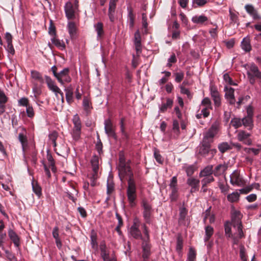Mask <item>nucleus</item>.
<instances>
[{
	"instance_id": "nucleus-18",
	"label": "nucleus",
	"mask_w": 261,
	"mask_h": 261,
	"mask_svg": "<svg viewBox=\"0 0 261 261\" xmlns=\"http://www.w3.org/2000/svg\"><path fill=\"white\" fill-rule=\"evenodd\" d=\"M245 9L246 12L254 20H259L261 16L258 14L257 11L252 5L247 4L245 6Z\"/></svg>"
},
{
	"instance_id": "nucleus-8",
	"label": "nucleus",
	"mask_w": 261,
	"mask_h": 261,
	"mask_svg": "<svg viewBox=\"0 0 261 261\" xmlns=\"http://www.w3.org/2000/svg\"><path fill=\"white\" fill-rule=\"evenodd\" d=\"M231 226H232V224L229 221H227L224 223L225 234L227 238L232 239L233 244H237L239 242V240L243 237H240L237 230L236 233L232 234L231 232Z\"/></svg>"
},
{
	"instance_id": "nucleus-42",
	"label": "nucleus",
	"mask_w": 261,
	"mask_h": 261,
	"mask_svg": "<svg viewBox=\"0 0 261 261\" xmlns=\"http://www.w3.org/2000/svg\"><path fill=\"white\" fill-rule=\"evenodd\" d=\"M196 252L192 247L190 248L187 257V261H196Z\"/></svg>"
},
{
	"instance_id": "nucleus-41",
	"label": "nucleus",
	"mask_w": 261,
	"mask_h": 261,
	"mask_svg": "<svg viewBox=\"0 0 261 261\" xmlns=\"http://www.w3.org/2000/svg\"><path fill=\"white\" fill-rule=\"evenodd\" d=\"M230 124L235 128H238L242 126V120L241 118L234 117L231 120Z\"/></svg>"
},
{
	"instance_id": "nucleus-33",
	"label": "nucleus",
	"mask_w": 261,
	"mask_h": 261,
	"mask_svg": "<svg viewBox=\"0 0 261 261\" xmlns=\"http://www.w3.org/2000/svg\"><path fill=\"white\" fill-rule=\"evenodd\" d=\"M141 228L144 235V237L142 236L141 240L150 241L149 231L148 228L146 226V222L141 224Z\"/></svg>"
},
{
	"instance_id": "nucleus-1",
	"label": "nucleus",
	"mask_w": 261,
	"mask_h": 261,
	"mask_svg": "<svg viewBox=\"0 0 261 261\" xmlns=\"http://www.w3.org/2000/svg\"><path fill=\"white\" fill-rule=\"evenodd\" d=\"M243 67L247 70V77L251 85L254 84L256 79L261 83V71L254 63L245 64Z\"/></svg>"
},
{
	"instance_id": "nucleus-29",
	"label": "nucleus",
	"mask_w": 261,
	"mask_h": 261,
	"mask_svg": "<svg viewBox=\"0 0 261 261\" xmlns=\"http://www.w3.org/2000/svg\"><path fill=\"white\" fill-rule=\"evenodd\" d=\"M213 173H214L213 165H208L200 172L199 177H202L204 176L212 175Z\"/></svg>"
},
{
	"instance_id": "nucleus-60",
	"label": "nucleus",
	"mask_w": 261,
	"mask_h": 261,
	"mask_svg": "<svg viewBox=\"0 0 261 261\" xmlns=\"http://www.w3.org/2000/svg\"><path fill=\"white\" fill-rule=\"evenodd\" d=\"M83 106L84 110L88 111L90 108V100L87 97H84L83 101Z\"/></svg>"
},
{
	"instance_id": "nucleus-57",
	"label": "nucleus",
	"mask_w": 261,
	"mask_h": 261,
	"mask_svg": "<svg viewBox=\"0 0 261 261\" xmlns=\"http://www.w3.org/2000/svg\"><path fill=\"white\" fill-rule=\"evenodd\" d=\"M6 237V232L0 233V248L2 249H4V244L5 243Z\"/></svg>"
},
{
	"instance_id": "nucleus-32",
	"label": "nucleus",
	"mask_w": 261,
	"mask_h": 261,
	"mask_svg": "<svg viewBox=\"0 0 261 261\" xmlns=\"http://www.w3.org/2000/svg\"><path fill=\"white\" fill-rule=\"evenodd\" d=\"M207 20V18L204 15H195L192 18V21L194 23L203 24Z\"/></svg>"
},
{
	"instance_id": "nucleus-5",
	"label": "nucleus",
	"mask_w": 261,
	"mask_h": 261,
	"mask_svg": "<svg viewBox=\"0 0 261 261\" xmlns=\"http://www.w3.org/2000/svg\"><path fill=\"white\" fill-rule=\"evenodd\" d=\"M211 143L207 141L204 142V140H202V142L200 144L198 147L197 151L198 154L202 156H206L208 154L210 155L211 157L214 156L216 154L217 150L215 149L211 148Z\"/></svg>"
},
{
	"instance_id": "nucleus-27",
	"label": "nucleus",
	"mask_w": 261,
	"mask_h": 261,
	"mask_svg": "<svg viewBox=\"0 0 261 261\" xmlns=\"http://www.w3.org/2000/svg\"><path fill=\"white\" fill-rule=\"evenodd\" d=\"M227 165L225 164L218 165L215 167L214 170H213L214 175L218 176L223 174L227 169Z\"/></svg>"
},
{
	"instance_id": "nucleus-58",
	"label": "nucleus",
	"mask_w": 261,
	"mask_h": 261,
	"mask_svg": "<svg viewBox=\"0 0 261 261\" xmlns=\"http://www.w3.org/2000/svg\"><path fill=\"white\" fill-rule=\"evenodd\" d=\"M33 85V92L34 93L35 96L36 97L41 94V91L37 83L34 82Z\"/></svg>"
},
{
	"instance_id": "nucleus-44",
	"label": "nucleus",
	"mask_w": 261,
	"mask_h": 261,
	"mask_svg": "<svg viewBox=\"0 0 261 261\" xmlns=\"http://www.w3.org/2000/svg\"><path fill=\"white\" fill-rule=\"evenodd\" d=\"M224 91H225V96L226 99H228V98L234 96V89L232 88L225 86L224 88Z\"/></svg>"
},
{
	"instance_id": "nucleus-35",
	"label": "nucleus",
	"mask_w": 261,
	"mask_h": 261,
	"mask_svg": "<svg viewBox=\"0 0 261 261\" xmlns=\"http://www.w3.org/2000/svg\"><path fill=\"white\" fill-rule=\"evenodd\" d=\"M72 122L73 123V129H81L82 123L81 119L77 114H75L72 118Z\"/></svg>"
},
{
	"instance_id": "nucleus-28",
	"label": "nucleus",
	"mask_w": 261,
	"mask_h": 261,
	"mask_svg": "<svg viewBox=\"0 0 261 261\" xmlns=\"http://www.w3.org/2000/svg\"><path fill=\"white\" fill-rule=\"evenodd\" d=\"M242 125L247 128L248 130H251L254 126L253 119L251 117H244L242 119Z\"/></svg>"
},
{
	"instance_id": "nucleus-22",
	"label": "nucleus",
	"mask_w": 261,
	"mask_h": 261,
	"mask_svg": "<svg viewBox=\"0 0 261 261\" xmlns=\"http://www.w3.org/2000/svg\"><path fill=\"white\" fill-rule=\"evenodd\" d=\"M8 233L10 239L13 243L15 247L18 248L20 244L19 237L13 229L11 228L9 229Z\"/></svg>"
},
{
	"instance_id": "nucleus-51",
	"label": "nucleus",
	"mask_w": 261,
	"mask_h": 261,
	"mask_svg": "<svg viewBox=\"0 0 261 261\" xmlns=\"http://www.w3.org/2000/svg\"><path fill=\"white\" fill-rule=\"evenodd\" d=\"M18 139L21 144L22 149L24 150L25 146L27 145V139L26 137L22 133H19L18 135Z\"/></svg>"
},
{
	"instance_id": "nucleus-43",
	"label": "nucleus",
	"mask_w": 261,
	"mask_h": 261,
	"mask_svg": "<svg viewBox=\"0 0 261 261\" xmlns=\"http://www.w3.org/2000/svg\"><path fill=\"white\" fill-rule=\"evenodd\" d=\"M67 28L70 35L71 37L74 36L76 33V27L75 23L73 22H69L67 24Z\"/></svg>"
},
{
	"instance_id": "nucleus-12",
	"label": "nucleus",
	"mask_w": 261,
	"mask_h": 261,
	"mask_svg": "<svg viewBox=\"0 0 261 261\" xmlns=\"http://www.w3.org/2000/svg\"><path fill=\"white\" fill-rule=\"evenodd\" d=\"M200 107L201 108V112L203 114V117H207L210 115V110L212 109L210 99L208 97L204 98L201 101Z\"/></svg>"
},
{
	"instance_id": "nucleus-30",
	"label": "nucleus",
	"mask_w": 261,
	"mask_h": 261,
	"mask_svg": "<svg viewBox=\"0 0 261 261\" xmlns=\"http://www.w3.org/2000/svg\"><path fill=\"white\" fill-rule=\"evenodd\" d=\"M51 41L57 47L61 50H64L65 48V44L63 40L57 39L56 37L51 38Z\"/></svg>"
},
{
	"instance_id": "nucleus-53",
	"label": "nucleus",
	"mask_w": 261,
	"mask_h": 261,
	"mask_svg": "<svg viewBox=\"0 0 261 261\" xmlns=\"http://www.w3.org/2000/svg\"><path fill=\"white\" fill-rule=\"evenodd\" d=\"M210 91L211 95L213 99L220 96V94L217 90V88L215 86H211Z\"/></svg>"
},
{
	"instance_id": "nucleus-64",
	"label": "nucleus",
	"mask_w": 261,
	"mask_h": 261,
	"mask_svg": "<svg viewBox=\"0 0 261 261\" xmlns=\"http://www.w3.org/2000/svg\"><path fill=\"white\" fill-rule=\"evenodd\" d=\"M175 81L177 83L180 82L184 76V73L182 72H176L175 73Z\"/></svg>"
},
{
	"instance_id": "nucleus-34",
	"label": "nucleus",
	"mask_w": 261,
	"mask_h": 261,
	"mask_svg": "<svg viewBox=\"0 0 261 261\" xmlns=\"http://www.w3.org/2000/svg\"><path fill=\"white\" fill-rule=\"evenodd\" d=\"M94 28L97 33V38H100L104 33L102 23L100 22H97L94 25Z\"/></svg>"
},
{
	"instance_id": "nucleus-11",
	"label": "nucleus",
	"mask_w": 261,
	"mask_h": 261,
	"mask_svg": "<svg viewBox=\"0 0 261 261\" xmlns=\"http://www.w3.org/2000/svg\"><path fill=\"white\" fill-rule=\"evenodd\" d=\"M56 78L62 85H64L65 83L70 82L71 78L69 75V68H65L59 72Z\"/></svg>"
},
{
	"instance_id": "nucleus-7",
	"label": "nucleus",
	"mask_w": 261,
	"mask_h": 261,
	"mask_svg": "<svg viewBox=\"0 0 261 261\" xmlns=\"http://www.w3.org/2000/svg\"><path fill=\"white\" fill-rule=\"evenodd\" d=\"M140 223L139 220L136 218L134 220L133 225L128 229L129 234L136 240H141L142 234L139 229Z\"/></svg>"
},
{
	"instance_id": "nucleus-47",
	"label": "nucleus",
	"mask_w": 261,
	"mask_h": 261,
	"mask_svg": "<svg viewBox=\"0 0 261 261\" xmlns=\"http://www.w3.org/2000/svg\"><path fill=\"white\" fill-rule=\"evenodd\" d=\"M171 190V193L169 195L171 201H175L176 200L178 197V188L170 189Z\"/></svg>"
},
{
	"instance_id": "nucleus-37",
	"label": "nucleus",
	"mask_w": 261,
	"mask_h": 261,
	"mask_svg": "<svg viewBox=\"0 0 261 261\" xmlns=\"http://www.w3.org/2000/svg\"><path fill=\"white\" fill-rule=\"evenodd\" d=\"M32 189L34 193L40 198L42 195V189L38 183H34V181L32 183Z\"/></svg>"
},
{
	"instance_id": "nucleus-20",
	"label": "nucleus",
	"mask_w": 261,
	"mask_h": 261,
	"mask_svg": "<svg viewBox=\"0 0 261 261\" xmlns=\"http://www.w3.org/2000/svg\"><path fill=\"white\" fill-rule=\"evenodd\" d=\"M45 81L49 89L55 93L58 97V92H60V88L55 84L54 81L48 76H45Z\"/></svg>"
},
{
	"instance_id": "nucleus-39",
	"label": "nucleus",
	"mask_w": 261,
	"mask_h": 261,
	"mask_svg": "<svg viewBox=\"0 0 261 261\" xmlns=\"http://www.w3.org/2000/svg\"><path fill=\"white\" fill-rule=\"evenodd\" d=\"M230 19L231 23H237L238 25L239 24V18H238V13L233 12L229 9V11Z\"/></svg>"
},
{
	"instance_id": "nucleus-59",
	"label": "nucleus",
	"mask_w": 261,
	"mask_h": 261,
	"mask_svg": "<svg viewBox=\"0 0 261 261\" xmlns=\"http://www.w3.org/2000/svg\"><path fill=\"white\" fill-rule=\"evenodd\" d=\"M244 150L248 153H252L254 155L258 154L259 151V149L258 148L247 147H244Z\"/></svg>"
},
{
	"instance_id": "nucleus-3",
	"label": "nucleus",
	"mask_w": 261,
	"mask_h": 261,
	"mask_svg": "<svg viewBox=\"0 0 261 261\" xmlns=\"http://www.w3.org/2000/svg\"><path fill=\"white\" fill-rule=\"evenodd\" d=\"M92 166V172L89 174L90 179V184L92 187L96 185V180L98 178L99 170V159L98 156L95 155L92 157L91 160Z\"/></svg>"
},
{
	"instance_id": "nucleus-45",
	"label": "nucleus",
	"mask_w": 261,
	"mask_h": 261,
	"mask_svg": "<svg viewBox=\"0 0 261 261\" xmlns=\"http://www.w3.org/2000/svg\"><path fill=\"white\" fill-rule=\"evenodd\" d=\"M207 2V0H192V7L194 8H196L198 7H202L204 6Z\"/></svg>"
},
{
	"instance_id": "nucleus-2",
	"label": "nucleus",
	"mask_w": 261,
	"mask_h": 261,
	"mask_svg": "<svg viewBox=\"0 0 261 261\" xmlns=\"http://www.w3.org/2000/svg\"><path fill=\"white\" fill-rule=\"evenodd\" d=\"M136 186L133 176H129L128 180V187L126 190V194L129 205L134 207L136 205L135 200L137 198Z\"/></svg>"
},
{
	"instance_id": "nucleus-13",
	"label": "nucleus",
	"mask_w": 261,
	"mask_h": 261,
	"mask_svg": "<svg viewBox=\"0 0 261 261\" xmlns=\"http://www.w3.org/2000/svg\"><path fill=\"white\" fill-rule=\"evenodd\" d=\"M218 130V125L217 123L212 125L207 132L203 135V140L204 142L207 141L212 143L213 141V138L217 134Z\"/></svg>"
},
{
	"instance_id": "nucleus-54",
	"label": "nucleus",
	"mask_w": 261,
	"mask_h": 261,
	"mask_svg": "<svg viewBox=\"0 0 261 261\" xmlns=\"http://www.w3.org/2000/svg\"><path fill=\"white\" fill-rule=\"evenodd\" d=\"M218 148L221 152L224 153L230 149V146L227 143L224 142L218 146Z\"/></svg>"
},
{
	"instance_id": "nucleus-25",
	"label": "nucleus",
	"mask_w": 261,
	"mask_h": 261,
	"mask_svg": "<svg viewBox=\"0 0 261 261\" xmlns=\"http://www.w3.org/2000/svg\"><path fill=\"white\" fill-rule=\"evenodd\" d=\"M31 77L36 82H38L40 85L44 84V79L41 73L36 70L31 71Z\"/></svg>"
},
{
	"instance_id": "nucleus-14",
	"label": "nucleus",
	"mask_w": 261,
	"mask_h": 261,
	"mask_svg": "<svg viewBox=\"0 0 261 261\" xmlns=\"http://www.w3.org/2000/svg\"><path fill=\"white\" fill-rule=\"evenodd\" d=\"M231 184L233 186H242L244 180L237 170L234 171L230 175Z\"/></svg>"
},
{
	"instance_id": "nucleus-56",
	"label": "nucleus",
	"mask_w": 261,
	"mask_h": 261,
	"mask_svg": "<svg viewBox=\"0 0 261 261\" xmlns=\"http://www.w3.org/2000/svg\"><path fill=\"white\" fill-rule=\"evenodd\" d=\"M187 214V211L185 207L179 208V220H184Z\"/></svg>"
},
{
	"instance_id": "nucleus-31",
	"label": "nucleus",
	"mask_w": 261,
	"mask_h": 261,
	"mask_svg": "<svg viewBox=\"0 0 261 261\" xmlns=\"http://www.w3.org/2000/svg\"><path fill=\"white\" fill-rule=\"evenodd\" d=\"M242 48L246 52H249L251 49L250 39L248 37L244 38L241 42Z\"/></svg>"
},
{
	"instance_id": "nucleus-26",
	"label": "nucleus",
	"mask_w": 261,
	"mask_h": 261,
	"mask_svg": "<svg viewBox=\"0 0 261 261\" xmlns=\"http://www.w3.org/2000/svg\"><path fill=\"white\" fill-rule=\"evenodd\" d=\"M65 91L66 100L67 103L70 105L73 101V89L71 86L65 88L64 89Z\"/></svg>"
},
{
	"instance_id": "nucleus-10",
	"label": "nucleus",
	"mask_w": 261,
	"mask_h": 261,
	"mask_svg": "<svg viewBox=\"0 0 261 261\" xmlns=\"http://www.w3.org/2000/svg\"><path fill=\"white\" fill-rule=\"evenodd\" d=\"M142 206L143 208V216L144 219L147 224L151 223V216L152 213V207L151 205L146 200L142 201Z\"/></svg>"
},
{
	"instance_id": "nucleus-50",
	"label": "nucleus",
	"mask_w": 261,
	"mask_h": 261,
	"mask_svg": "<svg viewBox=\"0 0 261 261\" xmlns=\"http://www.w3.org/2000/svg\"><path fill=\"white\" fill-rule=\"evenodd\" d=\"M77 194V191L74 188H72V192H67L68 197L74 202H75L76 200V197L75 196H76Z\"/></svg>"
},
{
	"instance_id": "nucleus-61",
	"label": "nucleus",
	"mask_w": 261,
	"mask_h": 261,
	"mask_svg": "<svg viewBox=\"0 0 261 261\" xmlns=\"http://www.w3.org/2000/svg\"><path fill=\"white\" fill-rule=\"evenodd\" d=\"M18 105L20 106L28 107L30 105L27 98L22 97L18 100Z\"/></svg>"
},
{
	"instance_id": "nucleus-23",
	"label": "nucleus",
	"mask_w": 261,
	"mask_h": 261,
	"mask_svg": "<svg viewBox=\"0 0 261 261\" xmlns=\"http://www.w3.org/2000/svg\"><path fill=\"white\" fill-rule=\"evenodd\" d=\"M101 256L103 261H116L114 258H110L109 254L107 250V247L105 243L100 245Z\"/></svg>"
},
{
	"instance_id": "nucleus-6",
	"label": "nucleus",
	"mask_w": 261,
	"mask_h": 261,
	"mask_svg": "<svg viewBox=\"0 0 261 261\" xmlns=\"http://www.w3.org/2000/svg\"><path fill=\"white\" fill-rule=\"evenodd\" d=\"M119 171L123 176L125 175L133 176V175L129 164L128 162H126L123 154L120 155L119 157Z\"/></svg>"
},
{
	"instance_id": "nucleus-24",
	"label": "nucleus",
	"mask_w": 261,
	"mask_h": 261,
	"mask_svg": "<svg viewBox=\"0 0 261 261\" xmlns=\"http://www.w3.org/2000/svg\"><path fill=\"white\" fill-rule=\"evenodd\" d=\"M142 241V248L143 250L142 256L144 259H147L150 253L151 245L149 243L150 241Z\"/></svg>"
},
{
	"instance_id": "nucleus-17",
	"label": "nucleus",
	"mask_w": 261,
	"mask_h": 261,
	"mask_svg": "<svg viewBox=\"0 0 261 261\" xmlns=\"http://www.w3.org/2000/svg\"><path fill=\"white\" fill-rule=\"evenodd\" d=\"M66 17L68 19H72L75 17V9L71 2H67L64 6Z\"/></svg>"
},
{
	"instance_id": "nucleus-62",
	"label": "nucleus",
	"mask_w": 261,
	"mask_h": 261,
	"mask_svg": "<svg viewBox=\"0 0 261 261\" xmlns=\"http://www.w3.org/2000/svg\"><path fill=\"white\" fill-rule=\"evenodd\" d=\"M26 112L27 116L30 118H32L34 116V112L33 107L31 105L26 107Z\"/></svg>"
},
{
	"instance_id": "nucleus-49",
	"label": "nucleus",
	"mask_w": 261,
	"mask_h": 261,
	"mask_svg": "<svg viewBox=\"0 0 261 261\" xmlns=\"http://www.w3.org/2000/svg\"><path fill=\"white\" fill-rule=\"evenodd\" d=\"M71 134L72 135L73 139L74 140H78L81 136V129L72 128V130L71 132Z\"/></svg>"
},
{
	"instance_id": "nucleus-63",
	"label": "nucleus",
	"mask_w": 261,
	"mask_h": 261,
	"mask_svg": "<svg viewBox=\"0 0 261 261\" xmlns=\"http://www.w3.org/2000/svg\"><path fill=\"white\" fill-rule=\"evenodd\" d=\"M179 88L180 89L181 93L187 95V97L189 98H191L192 96L188 89L182 86H180Z\"/></svg>"
},
{
	"instance_id": "nucleus-52",
	"label": "nucleus",
	"mask_w": 261,
	"mask_h": 261,
	"mask_svg": "<svg viewBox=\"0 0 261 261\" xmlns=\"http://www.w3.org/2000/svg\"><path fill=\"white\" fill-rule=\"evenodd\" d=\"M210 216L209 221L211 223H214L215 221V217L214 215H210V209H207L204 213V216L203 218V221L204 222L206 221L207 217Z\"/></svg>"
},
{
	"instance_id": "nucleus-55",
	"label": "nucleus",
	"mask_w": 261,
	"mask_h": 261,
	"mask_svg": "<svg viewBox=\"0 0 261 261\" xmlns=\"http://www.w3.org/2000/svg\"><path fill=\"white\" fill-rule=\"evenodd\" d=\"M240 256L242 261L247 260V256L246 255V250L243 246L240 247Z\"/></svg>"
},
{
	"instance_id": "nucleus-38",
	"label": "nucleus",
	"mask_w": 261,
	"mask_h": 261,
	"mask_svg": "<svg viewBox=\"0 0 261 261\" xmlns=\"http://www.w3.org/2000/svg\"><path fill=\"white\" fill-rule=\"evenodd\" d=\"M173 105V100L170 98L167 99L166 102L162 103L160 107V111L161 112H165L168 108H171Z\"/></svg>"
},
{
	"instance_id": "nucleus-48",
	"label": "nucleus",
	"mask_w": 261,
	"mask_h": 261,
	"mask_svg": "<svg viewBox=\"0 0 261 261\" xmlns=\"http://www.w3.org/2000/svg\"><path fill=\"white\" fill-rule=\"evenodd\" d=\"M58 133L56 131L53 132L48 136L49 139L52 142L54 147L57 146L56 140L58 138Z\"/></svg>"
},
{
	"instance_id": "nucleus-4",
	"label": "nucleus",
	"mask_w": 261,
	"mask_h": 261,
	"mask_svg": "<svg viewBox=\"0 0 261 261\" xmlns=\"http://www.w3.org/2000/svg\"><path fill=\"white\" fill-rule=\"evenodd\" d=\"M242 215L240 211L233 210L231 213V222L234 228H236L239 232L240 237H244V233L243 231V225L241 222Z\"/></svg>"
},
{
	"instance_id": "nucleus-46",
	"label": "nucleus",
	"mask_w": 261,
	"mask_h": 261,
	"mask_svg": "<svg viewBox=\"0 0 261 261\" xmlns=\"http://www.w3.org/2000/svg\"><path fill=\"white\" fill-rule=\"evenodd\" d=\"M203 178L201 180V184L202 185V188L206 187L207 184L213 182L214 180V178L212 175L204 176Z\"/></svg>"
},
{
	"instance_id": "nucleus-9",
	"label": "nucleus",
	"mask_w": 261,
	"mask_h": 261,
	"mask_svg": "<svg viewBox=\"0 0 261 261\" xmlns=\"http://www.w3.org/2000/svg\"><path fill=\"white\" fill-rule=\"evenodd\" d=\"M236 133V138L239 141L242 142L246 145H251L252 141L250 138L251 133H248L244 130H239Z\"/></svg>"
},
{
	"instance_id": "nucleus-21",
	"label": "nucleus",
	"mask_w": 261,
	"mask_h": 261,
	"mask_svg": "<svg viewBox=\"0 0 261 261\" xmlns=\"http://www.w3.org/2000/svg\"><path fill=\"white\" fill-rule=\"evenodd\" d=\"M127 23L130 29H133L134 26L135 19L136 15L133 12V10L131 7L127 8Z\"/></svg>"
},
{
	"instance_id": "nucleus-15",
	"label": "nucleus",
	"mask_w": 261,
	"mask_h": 261,
	"mask_svg": "<svg viewBox=\"0 0 261 261\" xmlns=\"http://www.w3.org/2000/svg\"><path fill=\"white\" fill-rule=\"evenodd\" d=\"M134 43L138 56H140L142 52L141 37L139 30H137L134 34Z\"/></svg>"
},
{
	"instance_id": "nucleus-40",
	"label": "nucleus",
	"mask_w": 261,
	"mask_h": 261,
	"mask_svg": "<svg viewBox=\"0 0 261 261\" xmlns=\"http://www.w3.org/2000/svg\"><path fill=\"white\" fill-rule=\"evenodd\" d=\"M205 236L204 237V241L207 242L212 236L214 233V229L211 226H207L205 228Z\"/></svg>"
},
{
	"instance_id": "nucleus-19",
	"label": "nucleus",
	"mask_w": 261,
	"mask_h": 261,
	"mask_svg": "<svg viewBox=\"0 0 261 261\" xmlns=\"http://www.w3.org/2000/svg\"><path fill=\"white\" fill-rule=\"evenodd\" d=\"M188 185L191 187L190 192L194 193L198 191L199 188L200 180L194 177H190L187 180Z\"/></svg>"
},
{
	"instance_id": "nucleus-36",
	"label": "nucleus",
	"mask_w": 261,
	"mask_h": 261,
	"mask_svg": "<svg viewBox=\"0 0 261 261\" xmlns=\"http://www.w3.org/2000/svg\"><path fill=\"white\" fill-rule=\"evenodd\" d=\"M240 193L238 192H233L227 195V198L230 202H235L239 200L240 197Z\"/></svg>"
},
{
	"instance_id": "nucleus-16",
	"label": "nucleus",
	"mask_w": 261,
	"mask_h": 261,
	"mask_svg": "<svg viewBox=\"0 0 261 261\" xmlns=\"http://www.w3.org/2000/svg\"><path fill=\"white\" fill-rule=\"evenodd\" d=\"M105 130L107 135L109 137L116 138V134L113 129V124L110 119H107L105 120Z\"/></svg>"
}]
</instances>
